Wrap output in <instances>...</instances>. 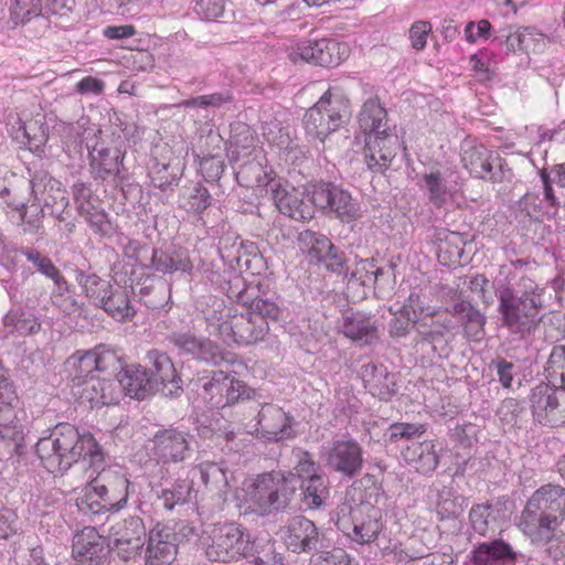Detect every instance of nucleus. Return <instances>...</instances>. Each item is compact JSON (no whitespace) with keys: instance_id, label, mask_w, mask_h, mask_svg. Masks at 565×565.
<instances>
[{"instance_id":"nucleus-1","label":"nucleus","mask_w":565,"mask_h":565,"mask_svg":"<svg viewBox=\"0 0 565 565\" xmlns=\"http://www.w3.org/2000/svg\"><path fill=\"white\" fill-rule=\"evenodd\" d=\"M501 324L518 339H526L537 329L540 312L548 307L546 288L527 275L499 282L495 289Z\"/></svg>"},{"instance_id":"nucleus-2","label":"nucleus","mask_w":565,"mask_h":565,"mask_svg":"<svg viewBox=\"0 0 565 565\" xmlns=\"http://www.w3.org/2000/svg\"><path fill=\"white\" fill-rule=\"evenodd\" d=\"M35 452L51 473H63L79 460L95 470L104 462V451L93 435L81 434L67 423L56 425L49 436L40 438Z\"/></svg>"},{"instance_id":"nucleus-3","label":"nucleus","mask_w":565,"mask_h":565,"mask_svg":"<svg viewBox=\"0 0 565 565\" xmlns=\"http://www.w3.org/2000/svg\"><path fill=\"white\" fill-rule=\"evenodd\" d=\"M292 454L296 458L295 472L271 471L259 475L254 481L249 500L262 515L287 509L296 497L298 482L323 475L309 451L296 448Z\"/></svg>"},{"instance_id":"nucleus-4","label":"nucleus","mask_w":565,"mask_h":565,"mask_svg":"<svg viewBox=\"0 0 565 565\" xmlns=\"http://www.w3.org/2000/svg\"><path fill=\"white\" fill-rule=\"evenodd\" d=\"M358 122L365 136L364 157L369 170L384 173L401 145L388 125L387 110L377 97H370L363 103Z\"/></svg>"},{"instance_id":"nucleus-5","label":"nucleus","mask_w":565,"mask_h":565,"mask_svg":"<svg viewBox=\"0 0 565 565\" xmlns=\"http://www.w3.org/2000/svg\"><path fill=\"white\" fill-rule=\"evenodd\" d=\"M565 520V488L544 484L533 492L520 518L519 526L534 543H547Z\"/></svg>"},{"instance_id":"nucleus-6","label":"nucleus","mask_w":565,"mask_h":565,"mask_svg":"<svg viewBox=\"0 0 565 565\" xmlns=\"http://www.w3.org/2000/svg\"><path fill=\"white\" fill-rule=\"evenodd\" d=\"M82 142L87 149L89 173L95 181H118L126 178V141L120 135H106L100 129H92L85 131Z\"/></svg>"},{"instance_id":"nucleus-7","label":"nucleus","mask_w":565,"mask_h":565,"mask_svg":"<svg viewBox=\"0 0 565 565\" xmlns=\"http://www.w3.org/2000/svg\"><path fill=\"white\" fill-rule=\"evenodd\" d=\"M193 392L211 408L255 398L256 392L226 372L205 370L191 380Z\"/></svg>"},{"instance_id":"nucleus-8","label":"nucleus","mask_w":565,"mask_h":565,"mask_svg":"<svg viewBox=\"0 0 565 565\" xmlns=\"http://www.w3.org/2000/svg\"><path fill=\"white\" fill-rule=\"evenodd\" d=\"M337 526L361 545L373 543L384 527L380 509L366 502L350 501L338 505Z\"/></svg>"},{"instance_id":"nucleus-9","label":"nucleus","mask_w":565,"mask_h":565,"mask_svg":"<svg viewBox=\"0 0 565 565\" xmlns=\"http://www.w3.org/2000/svg\"><path fill=\"white\" fill-rule=\"evenodd\" d=\"M255 542L245 530L234 523H225L213 530L212 543L206 547L205 555L212 562H230L238 556H252Z\"/></svg>"},{"instance_id":"nucleus-10","label":"nucleus","mask_w":565,"mask_h":565,"mask_svg":"<svg viewBox=\"0 0 565 565\" xmlns=\"http://www.w3.org/2000/svg\"><path fill=\"white\" fill-rule=\"evenodd\" d=\"M311 203L324 213H332L342 222H352L360 216L359 203L351 194L331 182H318L310 186Z\"/></svg>"},{"instance_id":"nucleus-11","label":"nucleus","mask_w":565,"mask_h":565,"mask_svg":"<svg viewBox=\"0 0 565 565\" xmlns=\"http://www.w3.org/2000/svg\"><path fill=\"white\" fill-rule=\"evenodd\" d=\"M461 162L475 178L491 182H502L505 179L507 163L481 143L465 140L461 145Z\"/></svg>"},{"instance_id":"nucleus-12","label":"nucleus","mask_w":565,"mask_h":565,"mask_svg":"<svg viewBox=\"0 0 565 565\" xmlns=\"http://www.w3.org/2000/svg\"><path fill=\"white\" fill-rule=\"evenodd\" d=\"M323 458L328 470L344 479L351 480L363 470V448L352 437L333 439Z\"/></svg>"},{"instance_id":"nucleus-13","label":"nucleus","mask_w":565,"mask_h":565,"mask_svg":"<svg viewBox=\"0 0 565 565\" xmlns=\"http://www.w3.org/2000/svg\"><path fill=\"white\" fill-rule=\"evenodd\" d=\"M29 189L33 198V205L63 221L62 216L68 205V198L62 183L45 170H36L31 174Z\"/></svg>"},{"instance_id":"nucleus-14","label":"nucleus","mask_w":565,"mask_h":565,"mask_svg":"<svg viewBox=\"0 0 565 565\" xmlns=\"http://www.w3.org/2000/svg\"><path fill=\"white\" fill-rule=\"evenodd\" d=\"M216 329L224 341H233L239 345L262 341L269 332L267 323L256 320L247 309L245 312L228 315L225 320L216 324Z\"/></svg>"},{"instance_id":"nucleus-15","label":"nucleus","mask_w":565,"mask_h":565,"mask_svg":"<svg viewBox=\"0 0 565 565\" xmlns=\"http://www.w3.org/2000/svg\"><path fill=\"white\" fill-rule=\"evenodd\" d=\"M190 443L189 431L170 426L153 435L152 454L163 465L183 462L191 456Z\"/></svg>"},{"instance_id":"nucleus-16","label":"nucleus","mask_w":565,"mask_h":565,"mask_svg":"<svg viewBox=\"0 0 565 565\" xmlns=\"http://www.w3.org/2000/svg\"><path fill=\"white\" fill-rule=\"evenodd\" d=\"M109 554L108 539L95 527L86 526L74 536L73 555L79 565H107Z\"/></svg>"},{"instance_id":"nucleus-17","label":"nucleus","mask_w":565,"mask_h":565,"mask_svg":"<svg viewBox=\"0 0 565 565\" xmlns=\"http://www.w3.org/2000/svg\"><path fill=\"white\" fill-rule=\"evenodd\" d=\"M284 540L292 553H312L324 547L323 535L316 524L303 515L294 516L285 527Z\"/></svg>"},{"instance_id":"nucleus-18","label":"nucleus","mask_w":565,"mask_h":565,"mask_svg":"<svg viewBox=\"0 0 565 565\" xmlns=\"http://www.w3.org/2000/svg\"><path fill=\"white\" fill-rule=\"evenodd\" d=\"M296 53L306 62L334 67L348 57V46L333 39H310L298 43Z\"/></svg>"},{"instance_id":"nucleus-19","label":"nucleus","mask_w":565,"mask_h":565,"mask_svg":"<svg viewBox=\"0 0 565 565\" xmlns=\"http://www.w3.org/2000/svg\"><path fill=\"white\" fill-rule=\"evenodd\" d=\"M109 536L118 554L127 559L143 547L147 531L142 519L129 516L114 524L109 530Z\"/></svg>"},{"instance_id":"nucleus-20","label":"nucleus","mask_w":565,"mask_h":565,"mask_svg":"<svg viewBox=\"0 0 565 565\" xmlns=\"http://www.w3.org/2000/svg\"><path fill=\"white\" fill-rule=\"evenodd\" d=\"M150 367L147 369L151 380H157V390L166 397H178L182 394V380L177 373L170 356L161 351L151 350L147 353Z\"/></svg>"},{"instance_id":"nucleus-21","label":"nucleus","mask_w":565,"mask_h":565,"mask_svg":"<svg viewBox=\"0 0 565 565\" xmlns=\"http://www.w3.org/2000/svg\"><path fill=\"white\" fill-rule=\"evenodd\" d=\"M275 205L280 213L296 221L311 220L315 215V205L311 203L310 189L306 194L292 188L290 191L279 184L271 185Z\"/></svg>"},{"instance_id":"nucleus-22","label":"nucleus","mask_w":565,"mask_h":565,"mask_svg":"<svg viewBox=\"0 0 565 565\" xmlns=\"http://www.w3.org/2000/svg\"><path fill=\"white\" fill-rule=\"evenodd\" d=\"M93 471L97 475L90 480L97 487L98 493H102L109 503L114 504V512L125 508L130 486L126 476L113 469H105L104 465L96 470L93 469Z\"/></svg>"},{"instance_id":"nucleus-23","label":"nucleus","mask_w":565,"mask_h":565,"mask_svg":"<svg viewBox=\"0 0 565 565\" xmlns=\"http://www.w3.org/2000/svg\"><path fill=\"white\" fill-rule=\"evenodd\" d=\"M341 333L359 347H370L380 340L379 321L374 316L355 311L343 318Z\"/></svg>"},{"instance_id":"nucleus-24","label":"nucleus","mask_w":565,"mask_h":565,"mask_svg":"<svg viewBox=\"0 0 565 565\" xmlns=\"http://www.w3.org/2000/svg\"><path fill=\"white\" fill-rule=\"evenodd\" d=\"M292 417L274 404H264L257 415L258 431L268 441H280L294 436Z\"/></svg>"},{"instance_id":"nucleus-25","label":"nucleus","mask_w":565,"mask_h":565,"mask_svg":"<svg viewBox=\"0 0 565 565\" xmlns=\"http://www.w3.org/2000/svg\"><path fill=\"white\" fill-rule=\"evenodd\" d=\"M524 559V555L515 552L513 547L502 539H493L477 544L471 552L473 565H509Z\"/></svg>"},{"instance_id":"nucleus-26","label":"nucleus","mask_w":565,"mask_h":565,"mask_svg":"<svg viewBox=\"0 0 565 565\" xmlns=\"http://www.w3.org/2000/svg\"><path fill=\"white\" fill-rule=\"evenodd\" d=\"M125 395L132 398L145 399L146 397L158 393L157 380H151L148 370L142 365H126L119 375Z\"/></svg>"},{"instance_id":"nucleus-27","label":"nucleus","mask_w":565,"mask_h":565,"mask_svg":"<svg viewBox=\"0 0 565 565\" xmlns=\"http://www.w3.org/2000/svg\"><path fill=\"white\" fill-rule=\"evenodd\" d=\"M335 130L349 124L352 117L350 100L339 88H329L316 103Z\"/></svg>"},{"instance_id":"nucleus-28","label":"nucleus","mask_w":565,"mask_h":565,"mask_svg":"<svg viewBox=\"0 0 565 565\" xmlns=\"http://www.w3.org/2000/svg\"><path fill=\"white\" fill-rule=\"evenodd\" d=\"M177 546L168 530L154 527L149 532L146 565H170Z\"/></svg>"},{"instance_id":"nucleus-29","label":"nucleus","mask_w":565,"mask_h":565,"mask_svg":"<svg viewBox=\"0 0 565 565\" xmlns=\"http://www.w3.org/2000/svg\"><path fill=\"white\" fill-rule=\"evenodd\" d=\"M300 501L307 510L321 509L330 497V481L326 475L298 482Z\"/></svg>"},{"instance_id":"nucleus-30","label":"nucleus","mask_w":565,"mask_h":565,"mask_svg":"<svg viewBox=\"0 0 565 565\" xmlns=\"http://www.w3.org/2000/svg\"><path fill=\"white\" fill-rule=\"evenodd\" d=\"M416 332L415 345L417 350L427 354L430 360L441 358V354L438 352V345L447 343L445 339L446 333L437 327L430 316L417 324Z\"/></svg>"},{"instance_id":"nucleus-31","label":"nucleus","mask_w":565,"mask_h":565,"mask_svg":"<svg viewBox=\"0 0 565 565\" xmlns=\"http://www.w3.org/2000/svg\"><path fill=\"white\" fill-rule=\"evenodd\" d=\"M76 507L83 515L93 520L108 512H114V504L109 503L102 493H98V489L92 480L87 482L81 495L76 498Z\"/></svg>"},{"instance_id":"nucleus-32","label":"nucleus","mask_w":565,"mask_h":565,"mask_svg":"<svg viewBox=\"0 0 565 565\" xmlns=\"http://www.w3.org/2000/svg\"><path fill=\"white\" fill-rule=\"evenodd\" d=\"M90 351H76L65 361V372L73 386H82L85 381L96 374V364Z\"/></svg>"},{"instance_id":"nucleus-33","label":"nucleus","mask_w":565,"mask_h":565,"mask_svg":"<svg viewBox=\"0 0 565 565\" xmlns=\"http://www.w3.org/2000/svg\"><path fill=\"white\" fill-rule=\"evenodd\" d=\"M403 457L423 475L435 471L439 462L438 455L430 441L413 443L403 451Z\"/></svg>"},{"instance_id":"nucleus-34","label":"nucleus","mask_w":565,"mask_h":565,"mask_svg":"<svg viewBox=\"0 0 565 565\" xmlns=\"http://www.w3.org/2000/svg\"><path fill=\"white\" fill-rule=\"evenodd\" d=\"M98 307L119 321L130 319L136 313L130 303L128 290L121 286L111 285L104 301L100 302Z\"/></svg>"},{"instance_id":"nucleus-35","label":"nucleus","mask_w":565,"mask_h":565,"mask_svg":"<svg viewBox=\"0 0 565 565\" xmlns=\"http://www.w3.org/2000/svg\"><path fill=\"white\" fill-rule=\"evenodd\" d=\"M544 204L537 193L527 192L515 203V218L520 223L542 222L554 216V211Z\"/></svg>"},{"instance_id":"nucleus-36","label":"nucleus","mask_w":565,"mask_h":565,"mask_svg":"<svg viewBox=\"0 0 565 565\" xmlns=\"http://www.w3.org/2000/svg\"><path fill=\"white\" fill-rule=\"evenodd\" d=\"M449 312L457 317L459 327H462L469 337L480 338L483 333L486 317L467 301L452 305Z\"/></svg>"},{"instance_id":"nucleus-37","label":"nucleus","mask_w":565,"mask_h":565,"mask_svg":"<svg viewBox=\"0 0 565 565\" xmlns=\"http://www.w3.org/2000/svg\"><path fill=\"white\" fill-rule=\"evenodd\" d=\"M151 260L153 269L163 274H172L179 270L189 273L192 269L188 252L182 248L167 252L154 249Z\"/></svg>"},{"instance_id":"nucleus-38","label":"nucleus","mask_w":565,"mask_h":565,"mask_svg":"<svg viewBox=\"0 0 565 565\" xmlns=\"http://www.w3.org/2000/svg\"><path fill=\"white\" fill-rule=\"evenodd\" d=\"M256 154H262V151L255 145L253 131L246 125H238L231 137L230 162L238 163Z\"/></svg>"},{"instance_id":"nucleus-39","label":"nucleus","mask_w":565,"mask_h":565,"mask_svg":"<svg viewBox=\"0 0 565 565\" xmlns=\"http://www.w3.org/2000/svg\"><path fill=\"white\" fill-rule=\"evenodd\" d=\"M167 510H172L177 505H183L196 498V491L193 488V481L178 478L170 487L162 488L158 493Z\"/></svg>"},{"instance_id":"nucleus-40","label":"nucleus","mask_w":565,"mask_h":565,"mask_svg":"<svg viewBox=\"0 0 565 565\" xmlns=\"http://www.w3.org/2000/svg\"><path fill=\"white\" fill-rule=\"evenodd\" d=\"M468 507V499L452 487L444 486L437 495L436 512L440 520L458 518Z\"/></svg>"},{"instance_id":"nucleus-41","label":"nucleus","mask_w":565,"mask_h":565,"mask_svg":"<svg viewBox=\"0 0 565 565\" xmlns=\"http://www.w3.org/2000/svg\"><path fill=\"white\" fill-rule=\"evenodd\" d=\"M298 244L311 260L320 263L328 253L332 252L333 243L324 234L305 230L298 234Z\"/></svg>"},{"instance_id":"nucleus-42","label":"nucleus","mask_w":565,"mask_h":565,"mask_svg":"<svg viewBox=\"0 0 565 565\" xmlns=\"http://www.w3.org/2000/svg\"><path fill=\"white\" fill-rule=\"evenodd\" d=\"M302 121L306 134L321 142H323L331 132L335 131L334 127L329 122V118L326 116L323 109L317 106V104L306 111Z\"/></svg>"},{"instance_id":"nucleus-43","label":"nucleus","mask_w":565,"mask_h":565,"mask_svg":"<svg viewBox=\"0 0 565 565\" xmlns=\"http://www.w3.org/2000/svg\"><path fill=\"white\" fill-rule=\"evenodd\" d=\"M96 364V374L108 377H118L126 365L117 352L106 345H98L93 350Z\"/></svg>"},{"instance_id":"nucleus-44","label":"nucleus","mask_w":565,"mask_h":565,"mask_svg":"<svg viewBox=\"0 0 565 565\" xmlns=\"http://www.w3.org/2000/svg\"><path fill=\"white\" fill-rule=\"evenodd\" d=\"M3 324L10 333H18L22 337L36 333L41 328L39 319L22 309L9 311L3 318Z\"/></svg>"},{"instance_id":"nucleus-45","label":"nucleus","mask_w":565,"mask_h":565,"mask_svg":"<svg viewBox=\"0 0 565 565\" xmlns=\"http://www.w3.org/2000/svg\"><path fill=\"white\" fill-rule=\"evenodd\" d=\"M15 138L31 151H40L47 141V127L36 119L26 120L20 125Z\"/></svg>"},{"instance_id":"nucleus-46","label":"nucleus","mask_w":565,"mask_h":565,"mask_svg":"<svg viewBox=\"0 0 565 565\" xmlns=\"http://www.w3.org/2000/svg\"><path fill=\"white\" fill-rule=\"evenodd\" d=\"M76 280L86 297L89 298L92 303L96 307L104 301V298L111 286L110 281L100 278L95 273H85L83 270H78L76 273Z\"/></svg>"},{"instance_id":"nucleus-47","label":"nucleus","mask_w":565,"mask_h":565,"mask_svg":"<svg viewBox=\"0 0 565 565\" xmlns=\"http://www.w3.org/2000/svg\"><path fill=\"white\" fill-rule=\"evenodd\" d=\"M260 157L262 154L252 156L250 158H245L244 160H241V162L236 163L237 167L234 168L235 177L241 185L250 188L262 184L265 172L263 170Z\"/></svg>"},{"instance_id":"nucleus-48","label":"nucleus","mask_w":565,"mask_h":565,"mask_svg":"<svg viewBox=\"0 0 565 565\" xmlns=\"http://www.w3.org/2000/svg\"><path fill=\"white\" fill-rule=\"evenodd\" d=\"M423 188L425 189L428 200L436 207H441L448 198V188L446 179L439 170L430 171L423 175Z\"/></svg>"},{"instance_id":"nucleus-49","label":"nucleus","mask_w":565,"mask_h":565,"mask_svg":"<svg viewBox=\"0 0 565 565\" xmlns=\"http://www.w3.org/2000/svg\"><path fill=\"white\" fill-rule=\"evenodd\" d=\"M247 310L256 320L266 322L267 327H269L270 322H277L282 315L280 306L270 298L265 297L254 298L249 302Z\"/></svg>"},{"instance_id":"nucleus-50","label":"nucleus","mask_w":565,"mask_h":565,"mask_svg":"<svg viewBox=\"0 0 565 565\" xmlns=\"http://www.w3.org/2000/svg\"><path fill=\"white\" fill-rule=\"evenodd\" d=\"M191 358L212 366H218L225 360L224 352L220 345L204 337L199 338Z\"/></svg>"},{"instance_id":"nucleus-51","label":"nucleus","mask_w":565,"mask_h":565,"mask_svg":"<svg viewBox=\"0 0 565 565\" xmlns=\"http://www.w3.org/2000/svg\"><path fill=\"white\" fill-rule=\"evenodd\" d=\"M7 205L19 211L22 221V230L25 234H38L43 228L44 210L40 209L34 214L28 215L24 200L7 201Z\"/></svg>"},{"instance_id":"nucleus-52","label":"nucleus","mask_w":565,"mask_h":565,"mask_svg":"<svg viewBox=\"0 0 565 565\" xmlns=\"http://www.w3.org/2000/svg\"><path fill=\"white\" fill-rule=\"evenodd\" d=\"M41 14V0H13L10 8V20L13 26L25 24Z\"/></svg>"},{"instance_id":"nucleus-53","label":"nucleus","mask_w":565,"mask_h":565,"mask_svg":"<svg viewBox=\"0 0 565 565\" xmlns=\"http://www.w3.org/2000/svg\"><path fill=\"white\" fill-rule=\"evenodd\" d=\"M565 403V388H559L550 385V394L547 401L546 419L544 425L557 424L565 419V411L562 408Z\"/></svg>"},{"instance_id":"nucleus-54","label":"nucleus","mask_w":565,"mask_h":565,"mask_svg":"<svg viewBox=\"0 0 565 565\" xmlns=\"http://www.w3.org/2000/svg\"><path fill=\"white\" fill-rule=\"evenodd\" d=\"M85 218L90 228L100 236H110L114 233V226L108 214L94 205L79 213Z\"/></svg>"},{"instance_id":"nucleus-55","label":"nucleus","mask_w":565,"mask_h":565,"mask_svg":"<svg viewBox=\"0 0 565 565\" xmlns=\"http://www.w3.org/2000/svg\"><path fill=\"white\" fill-rule=\"evenodd\" d=\"M103 384L99 387V397H95V406L117 404L124 394L122 386L118 377L103 376Z\"/></svg>"},{"instance_id":"nucleus-56","label":"nucleus","mask_w":565,"mask_h":565,"mask_svg":"<svg viewBox=\"0 0 565 565\" xmlns=\"http://www.w3.org/2000/svg\"><path fill=\"white\" fill-rule=\"evenodd\" d=\"M233 96L228 90L217 92L209 95H201L198 97L185 99L181 105L185 108L202 107V108H221L226 104L232 103Z\"/></svg>"},{"instance_id":"nucleus-57","label":"nucleus","mask_w":565,"mask_h":565,"mask_svg":"<svg viewBox=\"0 0 565 565\" xmlns=\"http://www.w3.org/2000/svg\"><path fill=\"white\" fill-rule=\"evenodd\" d=\"M471 526L476 533L484 536L490 530L491 522L494 521L490 504H477L469 512Z\"/></svg>"},{"instance_id":"nucleus-58","label":"nucleus","mask_w":565,"mask_h":565,"mask_svg":"<svg viewBox=\"0 0 565 565\" xmlns=\"http://www.w3.org/2000/svg\"><path fill=\"white\" fill-rule=\"evenodd\" d=\"M550 394V384L540 383L532 388L530 402L533 416L541 424L546 419L547 401Z\"/></svg>"},{"instance_id":"nucleus-59","label":"nucleus","mask_w":565,"mask_h":565,"mask_svg":"<svg viewBox=\"0 0 565 565\" xmlns=\"http://www.w3.org/2000/svg\"><path fill=\"white\" fill-rule=\"evenodd\" d=\"M195 9L198 14L206 21H218L231 14V11H226L225 0H196Z\"/></svg>"},{"instance_id":"nucleus-60","label":"nucleus","mask_w":565,"mask_h":565,"mask_svg":"<svg viewBox=\"0 0 565 565\" xmlns=\"http://www.w3.org/2000/svg\"><path fill=\"white\" fill-rule=\"evenodd\" d=\"M489 369L495 372L498 381L503 388H511L515 375V364L498 355L489 363Z\"/></svg>"},{"instance_id":"nucleus-61","label":"nucleus","mask_w":565,"mask_h":565,"mask_svg":"<svg viewBox=\"0 0 565 565\" xmlns=\"http://www.w3.org/2000/svg\"><path fill=\"white\" fill-rule=\"evenodd\" d=\"M20 253L25 256V258L32 263L42 275L46 276L47 278L56 275L58 268L53 264L51 258L43 255L38 249L22 247Z\"/></svg>"},{"instance_id":"nucleus-62","label":"nucleus","mask_w":565,"mask_h":565,"mask_svg":"<svg viewBox=\"0 0 565 565\" xmlns=\"http://www.w3.org/2000/svg\"><path fill=\"white\" fill-rule=\"evenodd\" d=\"M418 318L411 316V313L394 312V318L388 323V334L391 338H404L406 337Z\"/></svg>"},{"instance_id":"nucleus-63","label":"nucleus","mask_w":565,"mask_h":565,"mask_svg":"<svg viewBox=\"0 0 565 565\" xmlns=\"http://www.w3.org/2000/svg\"><path fill=\"white\" fill-rule=\"evenodd\" d=\"M546 371L550 376L557 374L561 379L562 387L565 388V344H555L552 348L546 362Z\"/></svg>"},{"instance_id":"nucleus-64","label":"nucleus","mask_w":565,"mask_h":565,"mask_svg":"<svg viewBox=\"0 0 565 565\" xmlns=\"http://www.w3.org/2000/svg\"><path fill=\"white\" fill-rule=\"evenodd\" d=\"M199 338L191 332H172L167 337V340L178 350L180 355L192 356Z\"/></svg>"}]
</instances>
